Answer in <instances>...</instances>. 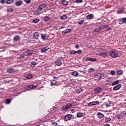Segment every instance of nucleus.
I'll return each instance as SVG.
<instances>
[{"mask_svg":"<svg viewBox=\"0 0 126 126\" xmlns=\"http://www.w3.org/2000/svg\"><path fill=\"white\" fill-rule=\"evenodd\" d=\"M89 71H94V69H93V68H91L89 69Z\"/></svg>","mask_w":126,"mask_h":126,"instance_id":"3c124183","label":"nucleus"},{"mask_svg":"<svg viewBox=\"0 0 126 126\" xmlns=\"http://www.w3.org/2000/svg\"><path fill=\"white\" fill-rule=\"evenodd\" d=\"M111 120L110 118H106L105 121L106 123H109V122H110Z\"/></svg>","mask_w":126,"mask_h":126,"instance_id":"58836bf2","label":"nucleus"},{"mask_svg":"<svg viewBox=\"0 0 126 126\" xmlns=\"http://www.w3.org/2000/svg\"><path fill=\"white\" fill-rule=\"evenodd\" d=\"M33 54V51L30 49H28L25 53L24 56H30Z\"/></svg>","mask_w":126,"mask_h":126,"instance_id":"0eeeda50","label":"nucleus"},{"mask_svg":"<svg viewBox=\"0 0 126 126\" xmlns=\"http://www.w3.org/2000/svg\"><path fill=\"white\" fill-rule=\"evenodd\" d=\"M106 107H110V105L108 104H106Z\"/></svg>","mask_w":126,"mask_h":126,"instance_id":"4d7b16f0","label":"nucleus"},{"mask_svg":"<svg viewBox=\"0 0 126 126\" xmlns=\"http://www.w3.org/2000/svg\"><path fill=\"white\" fill-rule=\"evenodd\" d=\"M62 3L63 4V5H67L68 2L65 0H63Z\"/></svg>","mask_w":126,"mask_h":126,"instance_id":"2f4dec72","label":"nucleus"},{"mask_svg":"<svg viewBox=\"0 0 126 126\" xmlns=\"http://www.w3.org/2000/svg\"><path fill=\"white\" fill-rule=\"evenodd\" d=\"M7 72H9V73H12V72H13V71H14V70H13V69L10 68H8L7 70Z\"/></svg>","mask_w":126,"mask_h":126,"instance_id":"c85d7f7f","label":"nucleus"},{"mask_svg":"<svg viewBox=\"0 0 126 126\" xmlns=\"http://www.w3.org/2000/svg\"><path fill=\"white\" fill-rule=\"evenodd\" d=\"M75 48H76V49H79V46L78 45V44H77L75 46Z\"/></svg>","mask_w":126,"mask_h":126,"instance_id":"864d4df0","label":"nucleus"},{"mask_svg":"<svg viewBox=\"0 0 126 126\" xmlns=\"http://www.w3.org/2000/svg\"><path fill=\"white\" fill-rule=\"evenodd\" d=\"M39 33L38 32H34L33 34V37L35 39H38V38H39Z\"/></svg>","mask_w":126,"mask_h":126,"instance_id":"f3484780","label":"nucleus"},{"mask_svg":"<svg viewBox=\"0 0 126 126\" xmlns=\"http://www.w3.org/2000/svg\"><path fill=\"white\" fill-rule=\"evenodd\" d=\"M72 75H73V76L77 77L78 75H79V73H78V71H74L72 72Z\"/></svg>","mask_w":126,"mask_h":126,"instance_id":"a211bd4d","label":"nucleus"},{"mask_svg":"<svg viewBox=\"0 0 126 126\" xmlns=\"http://www.w3.org/2000/svg\"><path fill=\"white\" fill-rule=\"evenodd\" d=\"M32 77H33V75L31 74H29L26 76V78H27L28 79H31Z\"/></svg>","mask_w":126,"mask_h":126,"instance_id":"bb28decb","label":"nucleus"},{"mask_svg":"<svg viewBox=\"0 0 126 126\" xmlns=\"http://www.w3.org/2000/svg\"><path fill=\"white\" fill-rule=\"evenodd\" d=\"M58 126V123L55 122H52V126Z\"/></svg>","mask_w":126,"mask_h":126,"instance_id":"a19ab883","label":"nucleus"},{"mask_svg":"<svg viewBox=\"0 0 126 126\" xmlns=\"http://www.w3.org/2000/svg\"><path fill=\"white\" fill-rule=\"evenodd\" d=\"M23 2L21 0L17 1L15 2V4L16 5V6H20L21 4H22Z\"/></svg>","mask_w":126,"mask_h":126,"instance_id":"2eb2a0df","label":"nucleus"},{"mask_svg":"<svg viewBox=\"0 0 126 126\" xmlns=\"http://www.w3.org/2000/svg\"><path fill=\"white\" fill-rule=\"evenodd\" d=\"M4 2H5V0H0V3H4Z\"/></svg>","mask_w":126,"mask_h":126,"instance_id":"603ef678","label":"nucleus"},{"mask_svg":"<svg viewBox=\"0 0 126 126\" xmlns=\"http://www.w3.org/2000/svg\"><path fill=\"white\" fill-rule=\"evenodd\" d=\"M117 73L118 75H122L123 74V70H119L118 71H117Z\"/></svg>","mask_w":126,"mask_h":126,"instance_id":"e433bc0d","label":"nucleus"},{"mask_svg":"<svg viewBox=\"0 0 126 126\" xmlns=\"http://www.w3.org/2000/svg\"><path fill=\"white\" fill-rule=\"evenodd\" d=\"M14 0H7L6 3H7V4H10V3H12V2H13Z\"/></svg>","mask_w":126,"mask_h":126,"instance_id":"c756f323","label":"nucleus"},{"mask_svg":"<svg viewBox=\"0 0 126 126\" xmlns=\"http://www.w3.org/2000/svg\"><path fill=\"white\" fill-rule=\"evenodd\" d=\"M11 102V100H10V99H6L5 101V104H10Z\"/></svg>","mask_w":126,"mask_h":126,"instance_id":"f704fd0d","label":"nucleus"},{"mask_svg":"<svg viewBox=\"0 0 126 126\" xmlns=\"http://www.w3.org/2000/svg\"><path fill=\"white\" fill-rule=\"evenodd\" d=\"M25 1L27 3H30V2H31V0H25Z\"/></svg>","mask_w":126,"mask_h":126,"instance_id":"09e8293b","label":"nucleus"},{"mask_svg":"<svg viewBox=\"0 0 126 126\" xmlns=\"http://www.w3.org/2000/svg\"><path fill=\"white\" fill-rule=\"evenodd\" d=\"M36 64H37V63L35 62L32 61V62H31L30 65L31 66L34 67V66H35V65H36Z\"/></svg>","mask_w":126,"mask_h":126,"instance_id":"412c9836","label":"nucleus"},{"mask_svg":"<svg viewBox=\"0 0 126 126\" xmlns=\"http://www.w3.org/2000/svg\"><path fill=\"white\" fill-rule=\"evenodd\" d=\"M97 116L98 119H102V118H104V114H103V113H101V112L97 113Z\"/></svg>","mask_w":126,"mask_h":126,"instance_id":"4468645a","label":"nucleus"},{"mask_svg":"<svg viewBox=\"0 0 126 126\" xmlns=\"http://www.w3.org/2000/svg\"><path fill=\"white\" fill-rule=\"evenodd\" d=\"M0 90H2V88H1V89H0Z\"/></svg>","mask_w":126,"mask_h":126,"instance_id":"052dcab7","label":"nucleus"},{"mask_svg":"<svg viewBox=\"0 0 126 126\" xmlns=\"http://www.w3.org/2000/svg\"><path fill=\"white\" fill-rule=\"evenodd\" d=\"M88 106H93V103L92 102L89 103Z\"/></svg>","mask_w":126,"mask_h":126,"instance_id":"8fccbe9b","label":"nucleus"},{"mask_svg":"<svg viewBox=\"0 0 126 126\" xmlns=\"http://www.w3.org/2000/svg\"><path fill=\"white\" fill-rule=\"evenodd\" d=\"M49 49H50V48H49V46H46V47L41 49V53H45V52H47V51H48V50H49Z\"/></svg>","mask_w":126,"mask_h":126,"instance_id":"ddd939ff","label":"nucleus"},{"mask_svg":"<svg viewBox=\"0 0 126 126\" xmlns=\"http://www.w3.org/2000/svg\"><path fill=\"white\" fill-rule=\"evenodd\" d=\"M98 52L99 53L100 55L103 58H106L107 56V51L106 50L100 48L98 49Z\"/></svg>","mask_w":126,"mask_h":126,"instance_id":"f257e3e1","label":"nucleus"},{"mask_svg":"<svg viewBox=\"0 0 126 126\" xmlns=\"http://www.w3.org/2000/svg\"><path fill=\"white\" fill-rule=\"evenodd\" d=\"M76 54H82V50H79V51H76Z\"/></svg>","mask_w":126,"mask_h":126,"instance_id":"a18cd8bd","label":"nucleus"},{"mask_svg":"<svg viewBox=\"0 0 126 126\" xmlns=\"http://www.w3.org/2000/svg\"><path fill=\"white\" fill-rule=\"evenodd\" d=\"M66 15H63V16H62L61 18V19H66Z\"/></svg>","mask_w":126,"mask_h":126,"instance_id":"79ce46f5","label":"nucleus"},{"mask_svg":"<svg viewBox=\"0 0 126 126\" xmlns=\"http://www.w3.org/2000/svg\"><path fill=\"white\" fill-rule=\"evenodd\" d=\"M78 24H83L84 23V20H82L80 22H78Z\"/></svg>","mask_w":126,"mask_h":126,"instance_id":"c03bdc74","label":"nucleus"},{"mask_svg":"<svg viewBox=\"0 0 126 126\" xmlns=\"http://www.w3.org/2000/svg\"><path fill=\"white\" fill-rule=\"evenodd\" d=\"M7 12H12L13 11V9L12 8H9L7 10Z\"/></svg>","mask_w":126,"mask_h":126,"instance_id":"37998d69","label":"nucleus"},{"mask_svg":"<svg viewBox=\"0 0 126 126\" xmlns=\"http://www.w3.org/2000/svg\"><path fill=\"white\" fill-rule=\"evenodd\" d=\"M110 79H111V78H109L108 80H106V82H110L111 81H110Z\"/></svg>","mask_w":126,"mask_h":126,"instance_id":"6e6d98bb","label":"nucleus"},{"mask_svg":"<svg viewBox=\"0 0 126 126\" xmlns=\"http://www.w3.org/2000/svg\"><path fill=\"white\" fill-rule=\"evenodd\" d=\"M51 84L52 86L53 85H56V84H57V81L53 80L52 81H51Z\"/></svg>","mask_w":126,"mask_h":126,"instance_id":"7c9ffc66","label":"nucleus"},{"mask_svg":"<svg viewBox=\"0 0 126 126\" xmlns=\"http://www.w3.org/2000/svg\"><path fill=\"white\" fill-rule=\"evenodd\" d=\"M125 8H120L117 10V13H122L123 11H124Z\"/></svg>","mask_w":126,"mask_h":126,"instance_id":"4be33fe9","label":"nucleus"},{"mask_svg":"<svg viewBox=\"0 0 126 126\" xmlns=\"http://www.w3.org/2000/svg\"><path fill=\"white\" fill-rule=\"evenodd\" d=\"M109 27V25H103V26H101L100 28H101V30H102V29H105L106 28H107V27Z\"/></svg>","mask_w":126,"mask_h":126,"instance_id":"72a5a7b5","label":"nucleus"},{"mask_svg":"<svg viewBox=\"0 0 126 126\" xmlns=\"http://www.w3.org/2000/svg\"><path fill=\"white\" fill-rule=\"evenodd\" d=\"M47 6V5L46 4H42L40 5L39 6L37 9L38 11H41L43 8H45Z\"/></svg>","mask_w":126,"mask_h":126,"instance_id":"423d86ee","label":"nucleus"},{"mask_svg":"<svg viewBox=\"0 0 126 126\" xmlns=\"http://www.w3.org/2000/svg\"><path fill=\"white\" fill-rule=\"evenodd\" d=\"M124 116H126V113L125 112V111H123V112H121L120 114H119L117 118L118 119V120H120L121 119H123V118H124Z\"/></svg>","mask_w":126,"mask_h":126,"instance_id":"20e7f679","label":"nucleus"},{"mask_svg":"<svg viewBox=\"0 0 126 126\" xmlns=\"http://www.w3.org/2000/svg\"><path fill=\"white\" fill-rule=\"evenodd\" d=\"M55 110H57V108L56 107H54V109H53V111Z\"/></svg>","mask_w":126,"mask_h":126,"instance_id":"13d9d810","label":"nucleus"},{"mask_svg":"<svg viewBox=\"0 0 126 126\" xmlns=\"http://www.w3.org/2000/svg\"><path fill=\"white\" fill-rule=\"evenodd\" d=\"M95 90V92H96L97 93H100V92L102 91V88L100 87L96 88Z\"/></svg>","mask_w":126,"mask_h":126,"instance_id":"6ab92c4d","label":"nucleus"},{"mask_svg":"<svg viewBox=\"0 0 126 126\" xmlns=\"http://www.w3.org/2000/svg\"><path fill=\"white\" fill-rule=\"evenodd\" d=\"M83 0H76V2H77L78 3H80L81 2H82Z\"/></svg>","mask_w":126,"mask_h":126,"instance_id":"de8ad7c7","label":"nucleus"},{"mask_svg":"<svg viewBox=\"0 0 126 126\" xmlns=\"http://www.w3.org/2000/svg\"><path fill=\"white\" fill-rule=\"evenodd\" d=\"M93 17H94V15H93V14H90L86 16V19L88 20L92 19Z\"/></svg>","mask_w":126,"mask_h":126,"instance_id":"dca6fc26","label":"nucleus"},{"mask_svg":"<svg viewBox=\"0 0 126 126\" xmlns=\"http://www.w3.org/2000/svg\"><path fill=\"white\" fill-rule=\"evenodd\" d=\"M121 87L122 85L119 84L113 87V90H114V91H117V90H119V89H121Z\"/></svg>","mask_w":126,"mask_h":126,"instance_id":"6e6552de","label":"nucleus"},{"mask_svg":"<svg viewBox=\"0 0 126 126\" xmlns=\"http://www.w3.org/2000/svg\"><path fill=\"white\" fill-rule=\"evenodd\" d=\"M37 86H33L32 85H30L26 87L25 89L26 91H29V90H33V89H35Z\"/></svg>","mask_w":126,"mask_h":126,"instance_id":"7ed1b4c3","label":"nucleus"},{"mask_svg":"<svg viewBox=\"0 0 126 126\" xmlns=\"http://www.w3.org/2000/svg\"><path fill=\"white\" fill-rule=\"evenodd\" d=\"M102 30V28L101 27H99L94 30V32H100V31Z\"/></svg>","mask_w":126,"mask_h":126,"instance_id":"a878e982","label":"nucleus"},{"mask_svg":"<svg viewBox=\"0 0 126 126\" xmlns=\"http://www.w3.org/2000/svg\"><path fill=\"white\" fill-rule=\"evenodd\" d=\"M41 38L43 40H47L48 39V36L46 35V34H42Z\"/></svg>","mask_w":126,"mask_h":126,"instance_id":"393cba45","label":"nucleus"},{"mask_svg":"<svg viewBox=\"0 0 126 126\" xmlns=\"http://www.w3.org/2000/svg\"><path fill=\"white\" fill-rule=\"evenodd\" d=\"M75 54H76V51L75 50H71L70 51V55H75Z\"/></svg>","mask_w":126,"mask_h":126,"instance_id":"c9c22d12","label":"nucleus"},{"mask_svg":"<svg viewBox=\"0 0 126 126\" xmlns=\"http://www.w3.org/2000/svg\"><path fill=\"white\" fill-rule=\"evenodd\" d=\"M71 31V29H66L62 32V34L63 35H65V34H67V33H69Z\"/></svg>","mask_w":126,"mask_h":126,"instance_id":"9b49d317","label":"nucleus"},{"mask_svg":"<svg viewBox=\"0 0 126 126\" xmlns=\"http://www.w3.org/2000/svg\"><path fill=\"white\" fill-rule=\"evenodd\" d=\"M39 21H40V20L38 18L33 19V21H32L33 23H38V22H39Z\"/></svg>","mask_w":126,"mask_h":126,"instance_id":"cd10ccee","label":"nucleus"},{"mask_svg":"<svg viewBox=\"0 0 126 126\" xmlns=\"http://www.w3.org/2000/svg\"><path fill=\"white\" fill-rule=\"evenodd\" d=\"M55 64H56V65H58V66H60L62 65V62L59 60H57L55 62Z\"/></svg>","mask_w":126,"mask_h":126,"instance_id":"aec40b11","label":"nucleus"},{"mask_svg":"<svg viewBox=\"0 0 126 126\" xmlns=\"http://www.w3.org/2000/svg\"><path fill=\"white\" fill-rule=\"evenodd\" d=\"M71 118H72V115L71 114H68L65 116L64 118V120H65V122H67V121L70 120Z\"/></svg>","mask_w":126,"mask_h":126,"instance_id":"39448f33","label":"nucleus"},{"mask_svg":"<svg viewBox=\"0 0 126 126\" xmlns=\"http://www.w3.org/2000/svg\"><path fill=\"white\" fill-rule=\"evenodd\" d=\"M86 60L88 62H96V61H97V59L91 58L90 57L87 58Z\"/></svg>","mask_w":126,"mask_h":126,"instance_id":"1a4fd4ad","label":"nucleus"},{"mask_svg":"<svg viewBox=\"0 0 126 126\" xmlns=\"http://www.w3.org/2000/svg\"><path fill=\"white\" fill-rule=\"evenodd\" d=\"M110 74H111V75H115V74H116V72H115V71H111L110 72Z\"/></svg>","mask_w":126,"mask_h":126,"instance_id":"49530a36","label":"nucleus"},{"mask_svg":"<svg viewBox=\"0 0 126 126\" xmlns=\"http://www.w3.org/2000/svg\"><path fill=\"white\" fill-rule=\"evenodd\" d=\"M101 78V75H100V76H98V78L97 79V80H100Z\"/></svg>","mask_w":126,"mask_h":126,"instance_id":"5fc2aeb1","label":"nucleus"},{"mask_svg":"<svg viewBox=\"0 0 126 126\" xmlns=\"http://www.w3.org/2000/svg\"><path fill=\"white\" fill-rule=\"evenodd\" d=\"M79 71H81V70H80Z\"/></svg>","mask_w":126,"mask_h":126,"instance_id":"680f3d73","label":"nucleus"},{"mask_svg":"<svg viewBox=\"0 0 126 126\" xmlns=\"http://www.w3.org/2000/svg\"><path fill=\"white\" fill-rule=\"evenodd\" d=\"M44 21H48L50 20V17H49L48 16H45L44 18Z\"/></svg>","mask_w":126,"mask_h":126,"instance_id":"473e14b6","label":"nucleus"},{"mask_svg":"<svg viewBox=\"0 0 126 126\" xmlns=\"http://www.w3.org/2000/svg\"><path fill=\"white\" fill-rule=\"evenodd\" d=\"M105 126H110V125H109V124H106Z\"/></svg>","mask_w":126,"mask_h":126,"instance_id":"bf43d9fd","label":"nucleus"},{"mask_svg":"<svg viewBox=\"0 0 126 126\" xmlns=\"http://www.w3.org/2000/svg\"><path fill=\"white\" fill-rule=\"evenodd\" d=\"M93 106L95 105H99V101H92Z\"/></svg>","mask_w":126,"mask_h":126,"instance_id":"4c0bfd02","label":"nucleus"},{"mask_svg":"<svg viewBox=\"0 0 126 126\" xmlns=\"http://www.w3.org/2000/svg\"><path fill=\"white\" fill-rule=\"evenodd\" d=\"M20 40V37L18 35H15L13 37V42H18Z\"/></svg>","mask_w":126,"mask_h":126,"instance_id":"9d476101","label":"nucleus"},{"mask_svg":"<svg viewBox=\"0 0 126 126\" xmlns=\"http://www.w3.org/2000/svg\"><path fill=\"white\" fill-rule=\"evenodd\" d=\"M119 83H120V81L119 80H116L115 81H114L112 84L111 85L112 86H115V85H117V84H119Z\"/></svg>","mask_w":126,"mask_h":126,"instance_id":"5701e85b","label":"nucleus"},{"mask_svg":"<svg viewBox=\"0 0 126 126\" xmlns=\"http://www.w3.org/2000/svg\"><path fill=\"white\" fill-rule=\"evenodd\" d=\"M82 91H83V90H82V89L80 88V89L77 90L76 92H77V93L79 94V93H80V92H82Z\"/></svg>","mask_w":126,"mask_h":126,"instance_id":"ea45409f","label":"nucleus"},{"mask_svg":"<svg viewBox=\"0 0 126 126\" xmlns=\"http://www.w3.org/2000/svg\"><path fill=\"white\" fill-rule=\"evenodd\" d=\"M109 54L112 58H118L119 57V53L117 50L110 51Z\"/></svg>","mask_w":126,"mask_h":126,"instance_id":"f03ea898","label":"nucleus"},{"mask_svg":"<svg viewBox=\"0 0 126 126\" xmlns=\"http://www.w3.org/2000/svg\"><path fill=\"white\" fill-rule=\"evenodd\" d=\"M83 116V113L81 112H79L77 113V118H81Z\"/></svg>","mask_w":126,"mask_h":126,"instance_id":"b1692460","label":"nucleus"},{"mask_svg":"<svg viewBox=\"0 0 126 126\" xmlns=\"http://www.w3.org/2000/svg\"><path fill=\"white\" fill-rule=\"evenodd\" d=\"M70 107H71V104L68 103L63 107V110H67Z\"/></svg>","mask_w":126,"mask_h":126,"instance_id":"f8f14e48","label":"nucleus"}]
</instances>
